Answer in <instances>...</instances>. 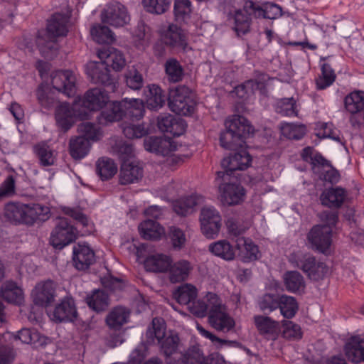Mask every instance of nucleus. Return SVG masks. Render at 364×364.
<instances>
[{
  "label": "nucleus",
  "instance_id": "e433bc0d",
  "mask_svg": "<svg viewBox=\"0 0 364 364\" xmlns=\"http://www.w3.org/2000/svg\"><path fill=\"white\" fill-rule=\"evenodd\" d=\"M124 117L131 119L139 120L143 117L145 107L141 100L132 99L130 100H123L121 102Z\"/></svg>",
  "mask_w": 364,
  "mask_h": 364
},
{
  "label": "nucleus",
  "instance_id": "f03ea898",
  "mask_svg": "<svg viewBox=\"0 0 364 364\" xmlns=\"http://www.w3.org/2000/svg\"><path fill=\"white\" fill-rule=\"evenodd\" d=\"M225 125L226 130L220 134V143L226 149L242 148L244 139L254 132L253 127L243 116H234L227 119Z\"/></svg>",
  "mask_w": 364,
  "mask_h": 364
},
{
  "label": "nucleus",
  "instance_id": "6ab92c4d",
  "mask_svg": "<svg viewBox=\"0 0 364 364\" xmlns=\"http://www.w3.org/2000/svg\"><path fill=\"white\" fill-rule=\"evenodd\" d=\"M307 237L313 248L324 252L331 244V229L328 226L315 225Z\"/></svg>",
  "mask_w": 364,
  "mask_h": 364
},
{
  "label": "nucleus",
  "instance_id": "1a4fd4ad",
  "mask_svg": "<svg viewBox=\"0 0 364 364\" xmlns=\"http://www.w3.org/2000/svg\"><path fill=\"white\" fill-rule=\"evenodd\" d=\"M75 100L79 102L80 109H85L87 119L91 111L102 108L107 103L108 97L103 90L96 87L88 90L83 97L78 96Z\"/></svg>",
  "mask_w": 364,
  "mask_h": 364
},
{
  "label": "nucleus",
  "instance_id": "13d9d810",
  "mask_svg": "<svg viewBox=\"0 0 364 364\" xmlns=\"http://www.w3.org/2000/svg\"><path fill=\"white\" fill-rule=\"evenodd\" d=\"M93 38L99 43H110L114 41V33L106 26L96 25L91 28Z\"/></svg>",
  "mask_w": 364,
  "mask_h": 364
},
{
  "label": "nucleus",
  "instance_id": "dca6fc26",
  "mask_svg": "<svg viewBox=\"0 0 364 364\" xmlns=\"http://www.w3.org/2000/svg\"><path fill=\"white\" fill-rule=\"evenodd\" d=\"M164 43L177 51L186 52L191 49L184 31L178 26L171 24L162 35Z\"/></svg>",
  "mask_w": 364,
  "mask_h": 364
},
{
  "label": "nucleus",
  "instance_id": "09e8293b",
  "mask_svg": "<svg viewBox=\"0 0 364 364\" xmlns=\"http://www.w3.org/2000/svg\"><path fill=\"white\" fill-rule=\"evenodd\" d=\"M149 93L146 99V106L149 109L157 110L164 106L166 102V96L159 86L155 85L149 86Z\"/></svg>",
  "mask_w": 364,
  "mask_h": 364
},
{
  "label": "nucleus",
  "instance_id": "37998d69",
  "mask_svg": "<svg viewBox=\"0 0 364 364\" xmlns=\"http://www.w3.org/2000/svg\"><path fill=\"white\" fill-rule=\"evenodd\" d=\"M86 302L88 306L97 312L105 311L109 306L108 294L103 290H95L87 296Z\"/></svg>",
  "mask_w": 364,
  "mask_h": 364
},
{
  "label": "nucleus",
  "instance_id": "c85d7f7f",
  "mask_svg": "<svg viewBox=\"0 0 364 364\" xmlns=\"http://www.w3.org/2000/svg\"><path fill=\"white\" fill-rule=\"evenodd\" d=\"M124 117L121 102H114L108 104L97 117V122L101 125L119 121Z\"/></svg>",
  "mask_w": 364,
  "mask_h": 364
},
{
  "label": "nucleus",
  "instance_id": "052dcab7",
  "mask_svg": "<svg viewBox=\"0 0 364 364\" xmlns=\"http://www.w3.org/2000/svg\"><path fill=\"white\" fill-rule=\"evenodd\" d=\"M282 134L290 139H300L306 134V128L304 125H296L291 123H284L281 126Z\"/></svg>",
  "mask_w": 364,
  "mask_h": 364
},
{
  "label": "nucleus",
  "instance_id": "f257e3e1",
  "mask_svg": "<svg viewBox=\"0 0 364 364\" xmlns=\"http://www.w3.org/2000/svg\"><path fill=\"white\" fill-rule=\"evenodd\" d=\"M158 343L167 364H206L199 350H189L184 353L178 352L179 338L176 334L166 336L165 333Z\"/></svg>",
  "mask_w": 364,
  "mask_h": 364
},
{
  "label": "nucleus",
  "instance_id": "72a5a7b5",
  "mask_svg": "<svg viewBox=\"0 0 364 364\" xmlns=\"http://www.w3.org/2000/svg\"><path fill=\"white\" fill-rule=\"evenodd\" d=\"M0 296L9 303L21 304L23 300V292L16 283L7 281L1 287Z\"/></svg>",
  "mask_w": 364,
  "mask_h": 364
},
{
  "label": "nucleus",
  "instance_id": "a18cd8bd",
  "mask_svg": "<svg viewBox=\"0 0 364 364\" xmlns=\"http://www.w3.org/2000/svg\"><path fill=\"white\" fill-rule=\"evenodd\" d=\"M209 251L214 255L225 260H232L235 257V250L229 242L225 240H218L209 245Z\"/></svg>",
  "mask_w": 364,
  "mask_h": 364
},
{
  "label": "nucleus",
  "instance_id": "8fccbe9b",
  "mask_svg": "<svg viewBox=\"0 0 364 364\" xmlns=\"http://www.w3.org/2000/svg\"><path fill=\"white\" fill-rule=\"evenodd\" d=\"M197 204L198 201L195 196L182 198L173 203V210L177 215L186 216L194 211Z\"/></svg>",
  "mask_w": 364,
  "mask_h": 364
},
{
  "label": "nucleus",
  "instance_id": "f8f14e48",
  "mask_svg": "<svg viewBox=\"0 0 364 364\" xmlns=\"http://www.w3.org/2000/svg\"><path fill=\"white\" fill-rule=\"evenodd\" d=\"M251 162V156L246 150L242 149L222 160L221 166L224 169L223 172L228 176H236L237 171H242L247 168L250 166Z\"/></svg>",
  "mask_w": 364,
  "mask_h": 364
},
{
  "label": "nucleus",
  "instance_id": "7ed1b4c3",
  "mask_svg": "<svg viewBox=\"0 0 364 364\" xmlns=\"http://www.w3.org/2000/svg\"><path fill=\"white\" fill-rule=\"evenodd\" d=\"M302 159L310 164L314 174L324 181L331 184L336 183L340 179V174L334 168L330 161L326 160L320 153L316 152L312 147L307 146L301 152Z\"/></svg>",
  "mask_w": 364,
  "mask_h": 364
},
{
  "label": "nucleus",
  "instance_id": "5fc2aeb1",
  "mask_svg": "<svg viewBox=\"0 0 364 364\" xmlns=\"http://www.w3.org/2000/svg\"><path fill=\"white\" fill-rule=\"evenodd\" d=\"M165 71L169 81L173 82L181 81L183 77V69L179 62L174 58L166 60Z\"/></svg>",
  "mask_w": 364,
  "mask_h": 364
},
{
  "label": "nucleus",
  "instance_id": "2f4dec72",
  "mask_svg": "<svg viewBox=\"0 0 364 364\" xmlns=\"http://www.w3.org/2000/svg\"><path fill=\"white\" fill-rule=\"evenodd\" d=\"M26 205V224L33 225L37 221H46L50 217V208L38 203Z\"/></svg>",
  "mask_w": 364,
  "mask_h": 364
},
{
  "label": "nucleus",
  "instance_id": "c03bdc74",
  "mask_svg": "<svg viewBox=\"0 0 364 364\" xmlns=\"http://www.w3.org/2000/svg\"><path fill=\"white\" fill-rule=\"evenodd\" d=\"M198 290L191 284H184L173 292V297L180 304L188 306L197 297Z\"/></svg>",
  "mask_w": 364,
  "mask_h": 364
},
{
  "label": "nucleus",
  "instance_id": "774afa93",
  "mask_svg": "<svg viewBox=\"0 0 364 364\" xmlns=\"http://www.w3.org/2000/svg\"><path fill=\"white\" fill-rule=\"evenodd\" d=\"M236 247L238 250H242L243 247L246 251V257L250 260H255L258 258V247L251 240H247L244 237H239L236 240Z\"/></svg>",
  "mask_w": 364,
  "mask_h": 364
},
{
  "label": "nucleus",
  "instance_id": "49530a36",
  "mask_svg": "<svg viewBox=\"0 0 364 364\" xmlns=\"http://www.w3.org/2000/svg\"><path fill=\"white\" fill-rule=\"evenodd\" d=\"M117 171V166L109 158L102 157L96 163V172L102 181L112 178Z\"/></svg>",
  "mask_w": 364,
  "mask_h": 364
},
{
  "label": "nucleus",
  "instance_id": "4468645a",
  "mask_svg": "<svg viewBox=\"0 0 364 364\" xmlns=\"http://www.w3.org/2000/svg\"><path fill=\"white\" fill-rule=\"evenodd\" d=\"M78 316L74 300L70 297L63 299L56 304L53 312L50 314V318L57 322H73Z\"/></svg>",
  "mask_w": 364,
  "mask_h": 364
},
{
  "label": "nucleus",
  "instance_id": "79ce46f5",
  "mask_svg": "<svg viewBox=\"0 0 364 364\" xmlns=\"http://www.w3.org/2000/svg\"><path fill=\"white\" fill-rule=\"evenodd\" d=\"M90 148V142L87 138L77 136L70 140V154L76 160L84 158L89 152Z\"/></svg>",
  "mask_w": 364,
  "mask_h": 364
},
{
  "label": "nucleus",
  "instance_id": "4c0bfd02",
  "mask_svg": "<svg viewBox=\"0 0 364 364\" xmlns=\"http://www.w3.org/2000/svg\"><path fill=\"white\" fill-rule=\"evenodd\" d=\"M283 279L287 291L291 293H301L304 291L305 281L299 272L288 271L284 273Z\"/></svg>",
  "mask_w": 364,
  "mask_h": 364
},
{
  "label": "nucleus",
  "instance_id": "ddd939ff",
  "mask_svg": "<svg viewBox=\"0 0 364 364\" xmlns=\"http://www.w3.org/2000/svg\"><path fill=\"white\" fill-rule=\"evenodd\" d=\"M102 21L114 27H122L129 23L130 16L124 5L119 2L111 4L102 12Z\"/></svg>",
  "mask_w": 364,
  "mask_h": 364
},
{
  "label": "nucleus",
  "instance_id": "bb28decb",
  "mask_svg": "<svg viewBox=\"0 0 364 364\" xmlns=\"http://www.w3.org/2000/svg\"><path fill=\"white\" fill-rule=\"evenodd\" d=\"M69 16L65 14L56 13L48 21L46 31L48 35L54 37L65 36L68 32V23Z\"/></svg>",
  "mask_w": 364,
  "mask_h": 364
},
{
  "label": "nucleus",
  "instance_id": "2eb2a0df",
  "mask_svg": "<svg viewBox=\"0 0 364 364\" xmlns=\"http://www.w3.org/2000/svg\"><path fill=\"white\" fill-rule=\"evenodd\" d=\"M53 87L68 97L75 94V77L70 70H58L51 74Z\"/></svg>",
  "mask_w": 364,
  "mask_h": 364
},
{
  "label": "nucleus",
  "instance_id": "bf43d9fd",
  "mask_svg": "<svg viewBox=\"0 0 364 364\" xmlns=\"http://www.w3.org/2000/svg\"><path fill=\"white\" fill-rule=\"evenodd\" d=\"M122 128L124 136L130 139H139L148 134V129L143 124L124 123Z\"/></svg>",
  "mask_w": 364,
  "mask_h": 364
},
{
  "label": "nucleus",
  "instance_id": "9d476101",
  "mask_svg": "<svg viewBox=\"0 0 364 364\" xmlns=\"http://www.w3.org/2000/svg\"><path fill=\"white\" fill-rule=\"evenodd\" d=\"M86 73L95 84H101L114 92L116 88L114 80L111 77L106 64L100 62L90 61L86 65Z\"/></svg>",
  "mask_w": 364,
  "mask_h": 364
},
{
  "label": "nucleus",
  "instance_id": "473e14b6",
  "mask_svg": "<svg viewBox=\"0 0 364 364\" xmlns=\"http://www.w3.org/2000/svg\"><path fill=\"white\" fill-rule=\"evenodd\" d=\"M56 38L48 35L44 31H40L36 38V44L40 52L46 58H52L53 53L58 50Z\"/></svg>",
  "mask_w": 364,
  "mask_h": 364
},
{
  "label": "nucleus",
  "instance_id": "338daca9",
  "mask_svg": "<svg viewBox=\"0 0 364 364\" xmlns=\"http://www.w3.org/2000/svg\"><path fill=\"white\" fill-rule=\"evenodd\" d=\"M262 84L255 80H250L235 87V93L238 97L245 99L249 95L254 93L257 90L261 89Z\"/></svg>",
  "mask_w": 364,
  "mask_h": 364
},
{
  "label": "nucleus",
  "instance_id": "e2e57ef3",
  "mask_svg": "<svg viewBox=\"0 0 364 364\" xmlns=\"http://www.w3.org/2000/svg\"><path fill=\"white\" fill-rule=\"evenodd\" d=\"M124 80L127 85L134 90H140L144 85L142 75L134 67L125 73Z\"/></svg>",
  "mask_w": 364,
  "mask_h": 364
},
{
  "label": "nucleus",
  "instance_id": "393cba45",
  "mask_svg": "<svg viewBox=\"0 0 364 364\" xmlns=\"http://www.w3.org/2000/svg\"><path fill=\"white\" fill-rule=\"evenodd\" d=\"M208 321L213 328L223 332H229L235 326V320L229 315L226 307L209 314Z\"/></svg>",
  "mask_w": 364,
  "mask_h": 364
},
{
  "label": "nucleus",
  "instance_id": "9b49d317",
  "mask_svg": "<svg viewBox=\"0 0 364 364\" xmlns=\"http://www.w3.org/2000/svg\"><path fill=\"white\" fill-rule=\"evenodd\" d=\"M201 230L208 238H214L219 233L221 227V217L213 207L202 208L200 217Z\"/></svg>",
  "mask_w": 364,
  "mask_h": 364
},
{
  "label": "nucleus",
  "instance_id": "58836bf2",
  "mask_svg": "<svg viewBox=\"0 0 364 364\" xmlns=\"http://www.w3.org/2000/svg\"><path fill=\"white\" fill-rule=\"evenodd\" d=\"M129 311L123 306L114 308L107 316L106 323L113 329H119L128 321Z\"/></svg>",
  "mask_w": 364,
  "mask_h": 364
},
{
  "label": "nucleus",
  "instance_id": "4be33fe9",
  "mask_svg": "<svg viewBox=\"0 0 364 364\" xmlns=\"http://www.w3.org/2000/svg\"><path fill=\"white\" fill-rule=\"evenodd\" d=\"M73 264L78 270H85L95 262L94 251L87 245L77 244L73 247Z\"/></svg>",
  "mask_w": 364,
  "mask_h": 364
},
{
  "label": "nucleus",
  "instance_id": "5701e85b",
  "mask_svg": "<svg viewBox=\"0 0 364 364\" xmlns=\"http://www.w3.org/2000/svg\"><path fill=\"white\" fill-rule=\"evenodd\" d=\"M143 176L142 167L136 161H125L121 166L119 183L127 185L138 182Z\"/></svg>",
  "mask_w": 364,
  "mask_h": 364
},
{
  "label": "nucleus",
  "instance_id": "de8ad7c7",
  "mask_svg": "<svg viewBox=\"0 0 364 364\" xmlns=\"http://www.w3.org/2000/svg\"><path fill=\"white\" fill-rule=\"evenodd\" d=\"M278 308L281 314L286 318H293L299 309L296 299L291 296L282 294L279 296Z\"/></svg>",
  "mask_w": 364,
  "mask_h": 364
},
{
  "label": "nucleus",
  "instance_id": "4d7b16f0",
  "mask_svg": "<svg viewBox=\"0 0 364 364\" xmlns=\"http://www.w3.org/2000/svg\"><path fill=\"white\" fill-rule=\"evenodd\" d=\"M276 112L282 116H297L298 110L295 100L293 97L279 100L276 105Z\"/></svg>",
  "mask_w": 364,
  "mask_h": 364
},
{
  "label": "nucleus",
  "instance_id": "aec40b11",
  "mask_svg": "<svg viewBox=\"0 0 364 364\" xmlns=\"http://www.w3.org/2000/svg\"><path fill=\"white\" fill-rule=\"evenodd\" d=\"M193 270V264L188 260L181 259L176 262L171 260L168 269V278L171 283L183 282L188 279Z\"/></svg>",
  "mask_w": 364,
  "mask_h": 364
},
{
  "label": "nucleus",
  "instance_id": "69168bd1",
  "mask_svg": "<svg viewBox=\"0 0 364 364\" xmlns=\"http://www.w3.org/2000/svg\"><path fill=\"white\" fill-rule=\"evenodd\" d=\"M322 75L316 80L318 89L323 90L330 86L335 80L334 71L327 63H324L321 68Z\"/></svg>",
  "mask_w": 364,
  "mask_h": 364
},
{
  "label": "nucleus",
  "instance_id": "c9c22d12",
  "mask_svg": "<svg viewBox=\"0 0 364 364\" xmlns=\"http://www.w3.org/2000/svg\"><path fill=\"white\" fill-rule=\"evenodd\" d=\"M26 205L18 203H9L4 208V216L11 223L15 224L25 223Z\"/></svg>",
  "mask_w": 364,
  "mask_h": 364
},
{
  "label": "nucleus",
  "instance_id": "0e129e2a",
  "mask_svg": "<svg viewBox=\"0 0 364 364\" xmlns=\"http://www.w3.org/2000/svg\"><path fill=\"white\" fill-rule=\"evenodd\" d=\"M171 0H143L146 10L151 14H162L170 7Z\"/></svg>",
  "mask_w": 364,
  "mask_h": 364
},
{
  "label": "nucleus",
  "instance_id": "680f3d73",
  "mask_svg": "<svg viewBox=\"0 0 364 364\" xmlns=\"http://www.w3.org/2000/svg\"><path fill=\"white\" fill-rule=\"evenodd\" d=\"M279 294H265L258 301V305L261 311L264 313H271L278 309Z\"/></svg>",
  "mask_w": 364,
  "mask_h": 364
},
{
  "label": "nucleus",
  "instance_id": "20e7f679",
  "mask_svg": "<svg viewBox=\"0 0 364 364\" xmlns=\"http://www.w3.org/2000/svg\"><path fill=\"white\" fill-rule=\"evenodd\" d=\"M289 262L294 267L302 270L313 280L322 279L328 271L325 263L317 261L315 257L309 253L293 252L289 257Z\"/></svg>",
  "mask_w": 364,
  "mask_h": 364
},
{
  "label": "nucleus",
  "instance_id": "864d4df0",
  "mask_svg": "<svg viewBox=\"0 0 364 364\" xmlns=\"http://www.w3.org/2000/svg\"><path fill=\"white\" fill-rule=\"evenodd\" d=\"M165 331L164 321L159 318H153L151 326L149 327L146 332L147 343L149 344L154 343L155 338L159 341L161 337H164Z\"/></svg>",
  "mask_w": 364,
  "mask_h": 364
},
{
  "label": "nucleus",
  "instance_id": "423d86ee",
  "mask_svg": "<svg viewBox=\"0 0 364 364\" xmlns=\"http://www.w3.org/2000/svg\"><path fill=\"white\" fill-rule=\"evenodd\" d=\"M168 104L172 112L185 116L192 114L196 105L191 90L185 85L170 91Z\"/></svg>",
  "mask_w": 364,
  "mask_h": 364
},
{
  "label": "nucleus",
  "instance_id": "a878e982",
  "mask_svg": "<svg viewBox=\"0 0 364 364\" xmlns=\"http://www.w3.org/2000/svg\"><path fill=\"white\" fill-rule=\"evenodd\" d=\"M97 56L106 64L107 68L111 66L116 71L121 70L125 65V58L119 50L114 48L100 50Z\"/></svg>",
  "mask_w": 364,
  "mask_h": 364
},
{
  "label": "nucleus",
  "instance_id": "c756f323",
  "mask_svg": "<svg viewBox=\"0 0 364 364\" xmlns=\"http://www.w3.org/2000/svg\"><path fill=\"white\" fill-rule=\"evenodd\" d=\"M254 323L259 333L266 338L275 336L280 331L279 323L269 316L256 315Z\"/></svg>",
  "mask_w": 364,
  "mask_h": 364
},
{
  "label": "nucleus",
  "instance_id": "7c9ffc66",
  "mask_svg": "<svg viewBox=\"0 0 364 364\" xmlns=\"http://www.w3.org/2000/svg\"><path fill=\"white\" fill-rule=\"evenodd\" d=\"M145 149L163 156L168 155L173 150L172 142L170 139L150 136L144 142Z\"/></svg>",
  "mask_w": 364,
  "mask_h": 364
},
{
  "label": "nucleus",
  "instance_id": "b1692460",
  "mask_svg": "<svg viewBox=\"0 0 364 364\" xmlns=\"http://www.w3.org/2000/svg\"><path fill=\"white\" fill-rule=\"evenodd\" d=\"M347 197L346 191L341 187L324 190L320 196L321 203L329 208H339Z\"/></svg>",
  "mask_w": 364,
  "mask_h": 364
},
{
  "label": "nucleus",
  "instance_id": "603ef678",
  "mask_svg": "<svg viewBox=\"0 0 364 364\" xmlns=\"http://www.w3.org/2000/svg\"><path fill=\"white\" fill-rule=\"evenodd\" d=\"M36 97L40 105L50 109L57 103L54 92L48 87H39L36 91Z\"/></svg>",
  "mask_w": 364,
  "mask_h": 364
},
{
  "label": "nucleus",
  "instance_id": "412c9836",
  "mask_svg": "<svg viewBox=\"0 0 364 364\" xmlns=\"http://www.w3.org/2000/svg\"><path fill=\"white\" fill-rule=\"evenodd\" d=\"M157 126L162 132L169 133L173 136L183 134L186 128L185 121L170 114H162L158 117Z\"/></svg>",
  "mask_w": 364,
  "mask_h": 364
},
{
  "label": "nucleus",
  "instance_id": "3c124183",
  "mask_svg": "<svg viewBox=\"0 0 364 364\" xmlns=\"http://www.w3.org/2000/svg\"><path fill=\"white\" fill-rule=\"evenodd\" d=\"M191 11V2L189 0H175L173 12L176 21L186 22L190 18Z\"/></svg>",
  "mask_w": 364,
  "mask_h": 364
},
{
  "label": "nucleus",
  "instance_id": "cd10ccee",
  "mask_svg": "<svg viewBox=\"0 0 364 364\" xmlns=\"http://www.w3.org/2000/svg\"><path fill=\"white\" fill-rule=\"evenodd\" d=\"M345 353L352 363H359L364 361V338L361 336L350 338L345 346Z\"/></svg>",
  "mask_w": 364,
  "mask_h": 364
},
{
  "label": "nucleus",
  "instance_id": "6e6552de",
  "mask_svg": "<svg viewBox=\"0 0 364 364\" xmlns=\"http://www.w3.org/2000/svg\"><path fill=\"white\" fill-rule=\"evenodd\" d=\"M86 119L85 109L81 110L79 102L75 99L72 106L68 103H62L56 107L55 119L58 125L65 132L73 124L74 119Z\"/></svg>",
  "mask_w": 364,
  "mask_h": 364
},
{
  "label": "nucleus",
  "instance_id": "0eeeda50",
  "mask_svg": "<svg viewBox=\"0 0 364 364\" xmlns=\"http://www.w3.org/2000/svg\"><path fill=\"white\" fill-rule=\"evenodd\" d=\"M78 231L66 218L59 217L55 220V228L50 235V244L56 249L61 250L74 242Z\"/></svg>",
  "mask_w": 364,
  "mask_h": 364
},
{
  "label": "nucleus",
  "instance_id": "39448f33",
  "mask_svg": "<svg viewBox=\"0 0 364 364\" xmlns=\"http://www.w3.org/2000/svg\"><path fill=\"white\" fill-rule=\"evenodd\" d=\"M216 179L221 180L219 190L224 204L235 205L244 200L245 191L238 182L237 176H228L222 171H218Z\"/></svg>",
  "mask_w": 364,
  "mask_h": 364
},
{
  "label": "nucleus",
  "instance_id": "f704fd0d",
  "mask_svg": "<svg viewBox=\"0 0 364 364\" xmlns=\"http://www.w3.org/2000/svg\"><path fill=\"white\" fill-rule=\"evenodd\" d=\"M171 258L164 254H156L148 257L144 261V267L153 272H168Z\"/></svg>",
  "mask_w": 364,
  "mask_h": 364
},
{
  "label": "nucleus",
  "instance_id": "a211bd4d",
  "mask_svg": "<svg viewBox=\"0 0 364 364\" xmlns=\"http://www.w3.org/2000/svg\"><path fill=\"white\" fill-rule=\"evenodd\" d=\"M55 287L51 280L38 283L32 291L33 301L40 306L50 305L55 299Z\"/></svg>",
  "mask_w": 364,
  "mask_h": 364
},
{
  "label": "nucleus",
  "instance_id": "6e6d98bb",
  "mask_svg": "<svg viewBox=\"0 0 364 364\" xmlns=\"http://www.w3.org/2000/svg\"><path fill=\"white\" fill-rule=\"evenodd\" d=\"M34 151L43 166H51L54 164V156L52 149L45 143L38 144L34 146Z\"/></svg>",
  "mask_w": 364,
  "mask_h": 364
},
{
  "label": "nucleus",
  "instance_id": "f3484780",
  "mask_svg": "<svg viewBox=\"0 0 364 364\" xmlns=\"http://www.w3.org/2000/svg\"><path fill=\"white\" fill-rule=\"evenodd\" d=\"M244 10L255 18L275 19L282 16V9L275 4H265L260 6L252 1H246Z\"/></svg>",
  "mask_w": 364,
  "mask_h": 364
},
{
  "label": "nucleus",
  "instance_id": "ea45409f",
  "mask_svg": "<svg viewBox=\"0 0 364 364\" xmlns=\"http://www.w3.org/2000/svg\"><path fill=\"white\" fill-rule=\"evenodd\" d=\"M251 16L245 10L242 9L235 10L232 14L234 19V30L237 35H245L250 32V25L252 23Z\"/></svg>",
  "mask_w": 364,
  "mask_h": 364
},
{
  "label": "nucleus",
  "instance_id": "a19ab883",
  "mask_svg": "<svg viewBox=\"0 0 364 364\" xmlns=\"http://www.w3.org/2000/svg\"><path fill=\"white\" fill-rule=\"evenodd\" d=\"M141 237L146 240H156L164 233V228L155 220L148 219L139 226Z\"/></svg>",
  "mask_w": 364,
  "mask_h": 364
}]
</instances>
